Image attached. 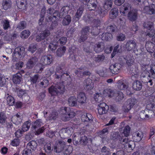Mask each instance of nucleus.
I'll return each instance as SVG.
<instances>
[{"instance_id": "obj_35", "label": "nucleus", "mask_w": 155, "mask_h": 155, "mask_svg": "<svg viewBox=\"0 0 155 155\" xmlns=\"http://www.w3.org/2000/svg\"><path fill=\"white\" fill-rule=\"evenodd\" d=\"M77 99L75 97H71L68 99V104L69 106H76L77 105Z\"/></svg>"}, {"instance_id": "obj_56", "label": "nucleus", "mask_w": 155, "mask_h": 155, "mask_svg": "<svg viewBox=\"0 0 155 155\" xmlns=\"http://www.w3.org/2000/svg\"><path fill=\"white\" fill-rule=\"evenodd\" d=\"M125 35L122 33L118 34L116 36V39L118 41H123L125 39Z\"/></svg>"}, {"instance_id": "obj_47", "label": "nucleus", "mask_w": 155, "mask_h": 155, "mask_svg": "<svg viewBox=\"0 0 155 155\" xmlns=\"http://www.w3.org/2000/svg\"><path fill=\"white\" fill-rule=\"evenodd\" d=\"M42 124V123L41 122V120L40 119H38L32 124L31 128H33L35 129L41 126Z\"/></svg>"}, {"instance_id": "obj_49", "label": "nucleus", "mask_w": 155, "mask_h": 155, "mask_svg": "<svg viewBox=\"0 0 155 155\" xmlns=\"http://www.w3.org/2000/svg\"><path fill=\"white\" fill-rule=\"evenodd\" d=\"M97 11L101 16L103 17L107 13V11L104 9L103 7H98Z\"/></svg>"}, {"instance_id": "obj_57", "label": "nucleus", "mask_w": 155, "mask_h": 155, "mask_svg": "<svg viewBox=\"0 0 155 155\" xmlns=\"http://www.w3.org/2000/svg\"><path fill=\"white\" fill-rule=\"evenodd\" d=\"M101 151L102 153H104L105 155H111L110 149L106 146L103 147L101 149Z\"/></svg>"}, {"instance_id": "obj_10", "label": "nucleus", "mask_w": 155, "mask_h": 155, "mask_svg": "<svg viewBox=\"0 0 155 155\" xmlns=\"http://www.w3.org/2000/svg\"><path fill=\"white\" fill-rule=\"evenodd\" d=\"M131 5L128 3H126L120 6V11L122 15H126L129 11H131Z\"/></svg>"}, {"instance_id": "obj_33", "label": "nucleus", "mask_w": 155, "mask_h": 155, "mask_svg": "<svg viewBox=\"0 0 155 155\" xmlns=\"http://www.w3.org/2000/svg\"><path fill=\"white\" fill-rule=\"evenodd\" d=\"M65 16L63 20L62 23L64 25H68L70 23L71 21V18L69 15H67Z\"/></svg>"}, {"instance_id": "obj_63", "label": "nucleus", "mask_w": 155, "mask_h": 155, "mask_svg": "<svg viewBox=\"0 0 155 155\" xmlns=\"http://www.w3.org/2000/svg\"><path fill=\"white\" fill-rule=\"evenodd\" d=\"M149 74L152 78L155 79V65L150 67Z\"/></svg>"}, {"instance_id": "obj_37", "label": "nucleus", "mask_w": 155, "mask_h": 155, "mask_svg": "<svg viewBox=\"0 0 155 155\" xmlns=\"http://www.w3.org/2000/svg\"><path fill=\"white\" fill-rule=\"evenodd\" d=\"M7 117L5 113L1 112L0 113V123L3 125L7 122Z\"/></svg>"}, {"instance_id": "obj_18", "label": "nucleus", "mask_w": 155, "mask_h": 155, "mask_svg": "<svg viewBox=\"0 0 155 155\" xmlns=\"http://www.w3.org/2000/svg\"><path fill=\"white\" fill-rule=\"evenodd\" d=\"M120 68V64L119 63H116L112 64L110 67V70L113 74H117L119 72Z\"/></svg>"}, {"instance_id": "obj_51", "label": "nucleus", "mask_w": 155, "mask_h": 155, "mask_svg": "<svg viewBox=\"0 0 155 155\" xmlns=\"http://www.w3.org/2000/svg\"><path fill=\"white\" fill-rule=\"evenodd\" d=\"M27 26L26 22L25 21H20L17 25V28L22 30L25 28Z\"/></svg>"}, {"instance_id": "obj_46", "label": "nucleus", "mask_w": 155, "mask_h": 155, "mask_svg": "<svg viewBox=\"0 0 155 155\" xmlns=\"http://www.w3.org/2000/svg\"><path fill=\"white\" fill-rule=\"evenodd\" d=\"M155 34V31L153 28L148 29L145 32V35L149 37H151L154 36Z\"/></svg>"}, {"instance_id": "obj_22", "label": "nucleus", "mask_w": 155, "mask_h": 155, "mask_svg": "<svg viewBox=\"0 0 155 155\" xmlns=\"http://www.w3.org/2000/svg\"><path fill=\"white\" fill-rule=\"evenodd\" d=\"M20 114L19 113H18L16 115H14L12 117L11 121L14 124H19L21 122V116Z\"/></svg>"}, {"instance_id": "obj_2", "label": "nucleus", "mask_w": 155, "mask_h": 155, "mask_svg": "<svg viewBox=\"0 0 155 155\" xmlns=\"http://www.w3.org/2000/svg\"><path fill=\"white\" fill-rule=\"evenodd\" d=\"M60 113L61 114V119L64 121L68 120L70 118L73 117L75 114L71 111L69 107H62L61 109Z\"/></svg>"}, {"instance_id": "obj_16", "label": "nucleus", "mask_w": 155, "mask_h": 155, "mask_svg": "<svg viewBox=\"0 0 155 155\" xmlns=\"http://www.w3.org/2000/svg\"><path fill=\"white\" fill-rule=\"evenodd\" d=\"M94 83L90 78L86 79L84 82V87L87 90H91L94 87Z\"/></svg>"}, {"instance_id": "obj_20", "label": "nucleus", "mask_w": 155, "mask_h": 155, "mask_svg": "<svg viewBox=\"0 0 155 155\" xmlns=\"http://www.w3.org/2000/svg\"><path fill=\"white\" fill-rule=\"evenodd\" d=\"M16 3L19 9L22 10L26 9V6L27 5L26 0H16Z\"/></svg>"}, {"instance_id": "obj_42", "label": "nucleus", "mask_w": 155, "mask_h": 155, "mask_svg": "<svg viewBox=\"0 0 155 155\" xmlns=\"http://www.w3.org/2000/svg\"><path fill=\"white\" fill-rule=\"evenodd\" d=\"M37 146V144L35 141L32 140L29 142L27 146L28 148H30L33 150L36 149Z\"/></svg>"}, {"instance_id": "obj_29", "label": "nucleus", "mask_w": 155, "mask_h": 155, "mask_svg": "<svg viewBox=\"0 0 155 155\" xmlns=\"http://www.w3.org/2000/svg\"><path fill=\"white\" fill-rule=\"evenodd\" d=\"M92 116L89 114H85L82 115L81 116V119L83 122H87L88 123L92 120Z\"/></svg>"}, {"instance_id": "obj_53", "label": "nucleus", "mask_w": 155, "mask_h": 155, "mask_svg": "<svg viewBox=\"0 0 155 155\" xmlns=\"http://www.w3.org/2000/svg\"><path fill=\"white\" fill-rule=\"evenodd\" d=\"M130 128L128 125H127L124 127L123 129V134H124V136L127 137L130 135Z\"/></svg>"}, {"instance_id": "obj_55", "label": "nucleus", "mask_w": 155, "mask_h": 155, "mask_svg": "<svg viewBox=\"0 0 155 155\" xmlns=\"http://www.w3.org/2000/svg\"><path fill=\"white\" fill-rule=\"evenodd\" d=\"M84 8L82 7H80L77 10V12L75 14V16L78 19H79L81 17Z\"/></svg>"}, {"instance_id": "obj_7", "label": "nucleus", "mask_w": 155, "mask_h": 155, "mask_svg": "<svg viewBox=\"0 0 155 155\" xmlns=\"http://www.w3.org/2000/svg\"><path fill=\"white\" fill-rule=\"evenodd\" d=\"M109 106L104 102L100 103L97 108L98 112L99 114L102 115L106 114L107 112Z\"/></svg>"}, {"instance_id": "obj_5", "label": "nucleus", "mask_w": 155, "mask_h": 155, "mask_svg": "<svg viewBox=\"0 0 155 155\" xmlns=\"http://www.w3.org/2000/svg\"><path fill=\"white\" fill-rule=\"evenodd\" d=\"M56 146H54V151L56 153H59L62 152L65 147V142L62 140H58L57 141Z\"/></svg>"}, {"instance_id": "obj_34", "label": "nucleus", "mask_w": 155, "mask_h": 155, "mask_svg": "<svg viewBox=\"0 0 155 155\" xmlns=\"http://www.w3.org/2000/svg\"><path fill=\"white\" fill-rule=\"evenodd\" d=\"M145 10H147V12L150 15L155 13V5L152 4L149 7H146L145 8Z\"/></svg>"}, {"instance_id": "obj_17", "label": "nucleus", "mask_w": 155, "mask_h": 155, "mask_svg": "<svg viewBox=\"0 0 155 155\" xmlns=\"http://www.w3.org/2000/svg\"><path fill=\"white\" fill-rule=\"evenodd\" d=\"M77 100L81 104H84L87 103V98L84 93L79 92L77 95Z\"/></svg>"}, {"instance_id": "obj_3", "label": "nucleus", "mask_w": 155, "mask_h": 155, "mask_svg": "<svg viewBox=\"0 0 155 155\" xmlns=\"http://www.w3.org/2000/svg\"><path fill=\"white\" fill-rule=\"evenodd\" d=\"M25 54V49L24 47L19 46L15 49L12 54L13 60L17 61L18 59L23 58Z\"/></svg>"}, {"instance_id": "obj_59", "label": "nucleus", "mask_w": 155, "mask_h": 155, "mask_svg": "<svg viewBox=\"0 0 155 155\" xmlns=\"http://www.w3.org/2000/svg\"><path fill=\"white\" fill-rule=\"evenodd\" d=\"M67 39V38L66 37H61L57 41V44L58 45H63L66 43Z\"/></svg>"}, {"instance_id": "obj_38", "label": "nucleus", "mask_w": 155, "mask_h": 155, "mask_svg": "<svg viewBox=\"0 0 155 155\" xmlns=\"http://www.w3.org/2000/svg\"><path fill=\"white\" fill-rule=\"evenodd\" d=\"M69 9L70 8L68 6H65L63 7L61 9L60 12L61 17L67 15Z\"/></svg>"}, {"instance_id": "obj_48", "label": "nucleus", "mask_w": 155, "mask_h": 155, "mask_svg": "<svg viewBox=\"0 0 155 155\" xmlns=\"http://www.w3.org/2000/svg\"><path fill=\"white\" fill-rule=\"evenodd\" d=\"M105 56L103 54L97 55L94 59V61L97 62H100L103 61L105 59Z\"/></svg>"}, {"instance_id": "obj_9", "label": "nucleus", "mask_w": 155, "mask_h": 155, "mask_svg": "<svg viewBox=\"0 0 155 155\" xmlns=\"http://www.w3.org/2000/svg\"><path fill=\"white\" fill-rule=\"evenodd\" d=\"M137 103V100L134 98L128 99L126 101V104L125 107L124 111L128 112Z\"/></svg>"}, {"instance_id": "obj_28", "label": "nucleus", "mask_w": 155, "mask_h": 155, "mask_svg": "<svg viewBox=\"0 0 155 155\" xmlns=\"http://www.w3.org/2000/svg\"><path fill=\"white\" fill-rule=\"evenodd\" d=\"M142 87V83L138 81H136L133 82L132 87L136 91H140Z\"/></svg>"}, {"instance_id": "obj_64", "label": "nucleus", "mask_w": 155, "mask_h": 155, "mask_svg": "<svg viewBox=\"0 0 155 155\" xmlns=\"http://www.w3.org/2000/svg\"><path fill=\"white\" fill-rule=\"evenodd\" d=\"M58 45V44H57V42H53L50 44L48 48L51 51L54 50L57 48Z\"/></svg>"}, {"instance_id": "obj_62", "label": "nucleus", "mask_w": 155, "mask_h": 155, "mask_svg": "<svg viewBox=\"0 0 155 155\" xmlns=\"http://www.w3.org/2000/svg\"><path fill=\"white\" fill-rule=\"evenodd\" d=\"M30 32L28 30H25L21 33V37L23 38H27L30 35Z\"/></svg>"}, {"instance_id": "obj_23", "label": "nucleus", "mask_w": 155, "mask_h": 155, "mask_svg": "<svg viewBox=\"0 0 155 155\" xmlns=\"http://www.w3.org/2000/svg\"><path fill=\"white\" fill-rule=\"evenodd\" d=\"M17 95L20 97L24 95L23 98L25 101H28L29 99V97L26 94L25 91L22 89L20 90L17 92Z\"/></svg>"}, {"instance_id": "obj_31", "label": "nucleus", "mask_w": 155, "mask_h": 155, "mask_svg": "<svg viewBox=\"0 0 155 155\" xmlns=\"http://www.w3.org/2000/svg\"><path fill=\"white\" fill-rule=\"evenodd\" d=\"M112 35L110 33L106 32L103 33L100 37L102 40L109 41L112 38Z\"/></svg>"}, {"instance_id": "obj_6", "label": "nucleus", "mask_w": 155, "mask_h": 155, "mask_svg": "<svg viewBox=\"0 0 155 155\" xmlns=\"http://www.w3.org/2000/svg\"><path fill=\"white\" fill-rule=\"evenodd\" d=\"M137 43L135 40H130L127 41L125 45V48L126 50L130 51L134 50L137 48Z\"/></svg>"}, {"instance_id": "obj_44", "label": "nucleus", "mask_w": 155, "mask_h": 155, "mask_svg": "<svg viewBox=\"0 0 155 155\" xmlns=\"http://www.w3.org/2000/svg\"><path fill=\"white\" fill-rule=\"evenodd\" d=\"M150 103L147 105V110H152L153 107L155 106V99H153L152 97H150L149 99Z\"/></svg>"}, {"instance_id": "obj_13", "label": "nucleus", "mask_w": 155, "mask_h": 155, "mask_svg": "<svg viewBox=\"0 0 155 155\" xmlns=\"http://www.w3.org/2000/svg\"><path fill=\"white\" fill-rule=\"evenodd\" d=\"M105 48V44L103 42L101 41L95 44L94 45V51L97 53L102 52Z\"/></svg>"}, {"instance_id": "obj_60", "label": "nucleus", "mask_w": 155, "mask_h": 155, "mask_svg": "<svg viewBox=\"0 0 155 155\" xmlns=\"http://www.w3.org/2000/svg\"><path fill=\"white\" fill-rule=\"evenodd\" d=\"M94 98L95 100L98 103L102 101L103 100V97L102 96V94H96Z\"/></svg>"}, {"instance_id": "obj_21", "label": "nucleus", "mask_w": 155, "mask_h": 155, "mask_svg": "<svg viewBox=\"0 0 155 155\" xmlns=\"http://www.w3.org/2000/svg\"><path fill=\"white\" fill-rule=\"evenodd\" d=\"M110 139L115 141L122 140V138L118 132H112L111 133Z\"/></svg>"}, {"instance_id": "obj_39", "label": "nucleus", "mask_w": 155, "mask_h": 155, "mask_svg": "<svg viewBox=\"0 0 155 155\" xmlns=\"http://www.w3.org/2000/svg\"><path fill=\"white\" fill-rule=\"evenodd\" d=\"M81 136L78 134V135H74L73 138V142L74 145L80 144L81 143Z\"/></svg>"}, {"instance_id": "obj_27", "label": "nucleus", "mask_w": 155, "mask_h": 155, "mask_svg": "<svg viewBox=\"0 0 155 155\" xmlns=\"http://www.w3.org/2000/svg\"><path fill=\"white\" fill-rule=\"evenodd\" d=\"M154 45L151 41H148L146 44L145 47L148 51L153 52L155 50Z\"/></svg>"}, {"instance_id": "obj_30", "label": "nucleus", "mask_w": 155, "mask_h": 155, "mask_svg": "<svg viewBox=\"0 0 155 155\" xmlns=\"http://www.w3.org/2000/svg\"><path fill=\"white\" fill-rule=\"evenodd\" d=\"M65 75L67 76H68L69 78H71L70 76L69 75L68 73H63L61 74L60 72L57 71L56 70L55 74L54 75V78L57 79H61L64 80L65 78L64 76Z\"/></svg>"}, {"instance_id": "obj_11", "label": "nucleus", "mask_w": 155, "mask_h": 155, "mask_svg": "<svg viewBox=\"0 0 155 155\" xmlns=\"http://www.w3.org/2000/svg\"><path fill=\"white\" fill-rule=\"evenodd\" d=\"M50 34L49 30L46 29L36 37V40L37 41L39 42L49 36Z\"/></svg>"}, {"instance_id": "obj_14", "label": "nucleus", "mask_w": 155, "mask_h": 155, "mask_svg": "<svg viewBox=\"0 0 155 155\" xmlns=\"http://www.w3.org/2000/svg\"><path fill=\"white\" fill-rule=\"evenodd\" d=\"M43 148L45 153L51 154L54 148L53 144L50 141H48L44 145Z\"/></svg>"}, {"instance_id": "obj_26", "label": "nucleus", "mask_w": 155, "mask_h": 155, "mask_svg": "<svg viewBox=\"0 0 155 155\" xmlns=\"http://www.w3.org/2000/svg\"><path fill=\"white\" fill-rule=\"evenodd\" d=\"M143 137V134L141 131H137L134 134L133 139L137 142L140 141Z\"/></svg>"}, {"instance_id": "obj_61", "label": "nucleus", "mask_w": 155, "mask_h": 155, "mask_svg": "<svg viewBox=\"0 0 155 155\" xmlns=\"http://www.w3.org/2000/svg\"><path fill=\"white\" fill-rule=\"evenodd\" d=\"M3 26L4 30H7L10 28L9 22L7 20H4L3 21Z\"/></svg>"}, {"instance_id": "obj_52", "label": "nucleus", "mask_w": 155, "mask_h": 155, "mask_svg": "<svg viewBox=\"0 0 155 155\" xmlns=\"http://www.w3.org/2000/svg\"><path fill=\"white\" fill-rule=\"evenodd\" d=\"M8 104L9 106L13 105L15 104V100L11 96H8L6 99Z\"/></svg>"}, {"instance_id": "obj_54", "label": "nucleus", "mask_w": 155, "mask_h": 155, "mask_svg": "<svg viewBox=\"0 0 155 155\" xmlns=\"http://www.w3.org/2000/svg\"><path fill=\"white\" fill-rule=\"evenodd\" d=\"M49 20L52 21V23L51 25L50 29H53L54 27L58 25V22L57 21V19H54L51 16L49 17Z\"/></svg>"}, {"instance_id": "obj_19", "label": "nucleus", "mask_w": 155, "mask_h": 155, "mask_svg": "<svg viewBox=\"0 0 155 155\" xmlns=\"http://www.w3.org/2000/svg\"><path fill=\"white\" fill-rule=\"evenodd\" d=\"M70 130L68 128H62L59 132V135L63 139L68 137L71 134Z\"/></svg>"}, {"instance_id": "obj_15", "label": "nucleus", "mask_w": 155, "mask_h": 155, "mask_svg": "<svg viewBox=\"0 0 155 155\" xmlns=\"http://www.w3.org/2000/svg\"><path fill=\"white\" fill-rule=\"evenodd\" d=\"M137 11L135 9L130 11L127 14L128 19L131 21H135L137 19Z\"/></svg>"}, {"instance_id": "obj_36", "label": "nucleus", "mask_w": 155, "mask_h": 155, "mask_svg": "<svg viewBox=\"0 0 155 155\" xmlns=\"http://www.w3.org/2000/svg\"><path fill=\"white\" fill-rule=\"evenodd\" d=\"M113 2L111 0H106L105 1L103 5V8L107 11L110 10L112 7Z\"/></svg>"}, {"instance_id": "obj_12", "label": "nucleus", "mask_w": 155, "mask_h": 155, "mask_svg": "<svg viewBox=\"0 0 155 155\" xmlns=\"http://www.w3.org/2000/svg\"><path fill=\"white\" fill-rule=\"evenodd\" d=\"M87 3V8L90 11L95 10L97 6V2L96 0H84Z\"/></svg>"}, {"instance_id": "obj_40", "label": "nucleus", "mask_w": 155, "mask_h": 155, "mask_svg": "<svg viewBox=\"0 0 155 155\" xmlns=\"http://www.w3.org/2000/svg\"><path fill=\"white\" fill-rule=\"evenodd\" d=\"M114 99L117 101H120L124 98V96L123 93L121 92H119L114 94Z\"/></svg>"}, {"instance_id": "obj_41", "label": "nucleus", "mask_w": 155, "mask_h": 155, "mask_svg": "<svg viewBox=\"0 0 155 155\" xmlns=\"http://www.w3.org/2000/svg\"><path fill=\"white\" fill-rule=\"evenodd\" d=\"M31 125V122L29 121L25 122L22 125L21 130L22 132H25L29 129Z\"/></svg>"}, {"instance_id": "obj_25", "label": "nucleus", "mask_w": 155, "mask_h": 155, "mask_svg": "<svg viewBox=\"0 0 155 155\" xmlns=\"http://www.w3.org/2000/svg\"><path fill=\"white\" fill-rule=\"evenodd\" d=\"M12 4L11 0H3L2 6L4 10H7L11 8Z\"/></svg>"}, {"instance_id": "obj_8", "label": "nucleus", "mask_w": 155, "mask_h": 155, "mask_svg": "<svg viewBox=\"0 0 155 155\" xmlns=\"http://www.w3.org/2000/svg\"><path fill=\"white\" fill-rule=\"evenodd\" d=\"M41 63L43 66L50 64L52 61V58L51 55L42 56L40 59Z\"/></svg>"}, {"instance_id": "obj_4", "label": "nucleus", "mask_w": 155, "mask_h": 155, "mask_svg": "<svg viewBox=\"0 0 155 155\" xmlns=\"http://www.w3.org/2000/svg\"><path fill=\"white\" fill-rule=\"evenodd\" d=\"M38 61V58L34 56L28 59L26 64V66L27 68L28 69H32Z\"/></svg>"}, {"instance_id": "obj_45", "label": "nucleus", "mask_w": 155, "mask_h": 155, "mask_svg": "<svg viewBox=\"0 0 155 155\" xmlns=\"http://www.w3.org/2000/svg\"><path fill=\"white\" fill-rule=\"evenodd\" d=\"M66 70L65 64L64 63H62L58 66H57L56 68L57 71L61 73V74L64 73V71Z\"/></svg>"}, {"instance_id": "obj_43", "label": "nucleus", "mask_w": 155, "mask_h": 155, "mask_svg": "<svg viewBox=\"0 0 155 155\" xmlns=\"http://www.w3.org/2000/svg\"><path fill=\"white\" fill-rule=\"evenodd\" d=\"M88 141L90 142V143L92 144V140L91 138H87L86 136H84L81 137V143L84 145H87L88 143Z\"/></svg>"}, {"instance_id": "obj_1", "label": "nucleus", "mask_w": 155, "mask_h": 155, "mask_svg": "<svg viewBox=\"0 0 155 155\" xmlns=\"http://www.w3.org/2000/svg\"><path fill=\"white\" fill-rule=\"evenodd\" d=\"M49 93L52 95L63 94L65 91L64 85L62 83L57 82L48 89Z\"/></svg>"}, {"instance_id": "obj_50", "label": "nucleus", "mask_w": 155, "mask_h": 155, "mask_svg": "<svg viewBox=\"0 0 155 155\" xmlns=\"http://www.w3.org/2000/svg\"><path fill=\"white\" fill-rule=\"evenodd\" d=\"M118 13V9L116 8H114L111 9L110 12V16L112 15V18H115L117 15Z\"/></svg>"}, {"instance_id": "obj_58", "label": "nucleus", "mask_w": 155, "mask_h": 155, "mask_svg": "<svg viewBox=\"0 0 155 155\" xmlns=\"http://www.w3.org/2000/svg\"><path fill=\"white\" fill-rule=\"evenodd\" d=\"M37 47V45L36 44H31L29 47L28 51L33 53L36 50Z\"/></svg>"}, {"instance_id": "obj_24", "label": "nucleus", "mask_w": 155, "mask_h": 155, "mask_svg": "<svg viewBox=\"0 0 155 155\" xmlns=\"http://www.w3.org/2000/svg\"><path fill=\"white\" fill-rule=\"evenodd\" d=\"M22 79L21 74L20 73H17L13 75L12 80L15 84H19L21 81Z\"/></svg>"}, {"instance_id": "obj_32", "label": "nucleus", "mask_w": 155, "mask_h": 155, "mask_svg": "<svg viewBox=\"0 0 155 155\" xmlns=\"http://www.w3.org/2000/svg\"><path fill=\"white\" fill-rule=\"evenodd\" d=\"M66 50V48L65 47L63 46L58 48L56 51V56L58 57H61L64 54Z\"/></svg>"}]
</instances>
